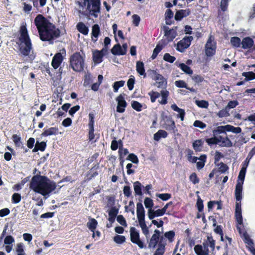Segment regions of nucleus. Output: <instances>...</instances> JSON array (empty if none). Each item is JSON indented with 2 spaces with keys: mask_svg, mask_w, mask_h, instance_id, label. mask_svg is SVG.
<instances>
[{
  "mask_svg": "<svg viewBox=\"0 0 255 255\" xmlns=\"http://www.w3.org/2000/svg\"><path fill=\"white\" fill-rule=\"evenodd\" d=\"M34 23L42 41H51L60 35L59 29L41 14L36 16Z\"/></svg>",
  "mask_w": 255,
  "mask_h": 255,
  "instance_id": "1",
  "label": "nucleus"
},
{
  "mask_svg": "<svg viewBox=\"0 0 255 255\" xmlns=\"http://www.w3.org/2000/svg\"><path fill=\"white\" fill-rule=\"evenodd\" d=\"M56 184L46 176L34 175L30 182V188L35 193L48 198L50 194L56 188Z\"/></svg>",
  "mask_w": 255,
  "mask_h": 255,
  "instance_id": "2",
  "label": "nucleus"
},
{
  "mask_svg": "<svg viewBox=\"0 0 255 255\" xmlns=\"http://www.w3.org/2000/svg\"><path fill=\"white\" fill-rule=\"evenodd\" d=\"M77 4L78 12L82 15L97 17L100 12V0H79Z\"/></svg>",
  "mask_w": 255,
  "mask_h": 255,
  "instance_id": "3",
  "label": "nucleus"
},
{
  "mask_svg": "<svg viewBox=\"0 0 255 255\" xmlns=\"http://www.w3.org/2000/svg\"><path fill=\"white\" fill-rule=\"evenodd\" d=\"M19 51L24 56L29 55L32 49V43L25 26L20 27L19 34L16 41Z\"/></svg>",
  "mask_w": 255,
  "mask_h": 255,
  "instance_id": "4",
  "label": "nucleus"
},
{
  "mask_svg": "<svg viewBox=\"0 0 255 255\" xmlns=\"http://www.w3.org/2000/svg\"><path fill=\"white\" fill-rule=\"evenodd\" d=\"M70 66L75 71H82L84 66L83 56L79 52L74 53L70 58Z\"/></svg>",
  "mask_w": 255,
  "mask_h": 255,
  "instance_id": "5",
  "label": "nucleus"
},
{
  "mask_svg": "<svg viewBox=\"0 0 255 255\" xmlns=\"http://www.w3.org/2000/svg\"><path fill=\"white\" fill-rule=\"evenodd\" d=\"M226 131L238 134L241 132L242 129L240 127H235L230 125L221 126L218 127L216 129L213 130V134L214 135H218V134L224 133L225 135H227Z\"/></svg>",
  "mask_w": 255,
  "mask_h": 255,
  "instance_id": "6",
  "label": "nucleus"
},
{
  "mask_svg": "<svg viewBox=\"0 0 255 255\" xmlns=\"http://www.w3.org/2000/svg\"><path fill=\"white\" fill-rule=\"evenodd\" d=\"M131 242L137 245L140 249H143L145 247L143 242L139 238V232L134 227H131L129 230Z\"/></svg>",
  "mask_w": 255,
  "mask_h": 255,
  "instance_id": "7",
  "label": "nucleus"
},
{
  "mask_svg": "<svg viewBox=\"0 0 255 255\" xmlns=\"http://www.w3.org/2000/svg\"><path fill=\"white\" fill-rule=\"evenodd\" d=\"M216 43L214 38L210 35L206 44V54L207 56H212L215 54Z\"/></svg>",
  "mask_w": 255,
  "mask_h": 255,
  "instance_id": "8",
  "label": "nucleus"
},
{
  "mask_svg": "<svg viewBox=\"0 0 255 255\" xmlns=\"http://www.w3.org/2000/svg\"><path fill=\"white\" fill-rule=\"evenodd\" d=\"M192 40V36L185 37L177 43L176 50L180 52H184L189 47Z\"/></svg>",
  "mask_w": 255,
  "mask_h": 255,
  "instance_id": "9",
  "label": "nucleus"
},
{
  "mask_svg": "<svg viewBox=\"0 0 255 255\" xmlns=\"http://www.w3.org/2000/svg\"><path fill=\"white\" fill-rule=\"evenodd\" d=\"M177 27L169 29L168 26H164L163 27L164 36H165L168 42L172 41L177 35L176 32Z\"/></svg>",
  "mask_w": 255,
  "mask_h": 255,
  "instance_id": "10",
  "label": "nucleus"
},
{
  "mask_svg": "<svg viewBox=\"0 0 255 255\" xmlns=\"http://www.w3.org/2000/svg\"><path fill=\"white\" fill-rule=\"evenodd\" d=\"M136 215L139 223L145 222V210L141 203L136 204Z\"/></svg>",
  "mask_w": 255,
  "mask_h": 255,
  "instance_id": "11",
  "label": "nucleus"
},
{
  "mask_svg": "<svg viewBox=\"0 0 255 255\" xmlns=\"http://www.w3.org/2000/svg\"><path fill=\"white\" fill-rule=\"evenodd\" d=\"M161 232L158 230H155L154 234L152 235L148 244L149 248L154 249L157 244Z\"/></svg>",
  "mask_w": 255,
  "mask_h": 255,
  "instance_id": "12",
  "label": "nucleus"
},
{
  "mask_svg": "<svg viewBox=\"0 0 255 255\" xmlns=\"http://www.w3.org/2000/svg\"><path fill=\"white\" fill-rule=\"evenodd\" d=\"M116 101L118 102L117 111L120 113L124 112L127 104L124 97L122 95H120L116 98Z\"/></svg>",
  "mask_w": 255,
  "mask_h": 255,
  "instance_id": "13",
  "label": "nucleus"
},
{
  "mask_svg": "<svg viewBox=\"0 0 255 255\" xmlns=\"http://www.w3.org/2000/svg\"><path fill=\"white\" fill-rule=\"evenodd\" d=\"M153 79L156 81L155 85L158 88H163L166 85V81L164 77L160 74L154 71Z\"/></svg>",
  "mask_w": 255,
  "mask_h": 255,
  "instance_id": "14",
  "label": "nucleus"
},
{
  "mask_svg": "<svg viewBox=\"0 0 255 255\" xmlns=\"http://www.w3.org/2000/svg\"><path fill=\"white\" fill-rule=\"evenodd\" d=\"M217 143L221 146L230 147L232 143L227 135H217Z\"/></svg>",
  "mask_w": 255,
  "mask_h": 255,
  "instance_id": "15",
  "label": "nucleus"
},
{
  "mask_svg": "<svg viewBox=\"0 0 255 255\" xmlns=\"http://www.w3.org/2000/svg\"><path fill=\"white\" fill-rule=\"evenodd\" d=\"M235 216L238 224L242 225L243 224V218L242 215L241 204L240 201H237L236 204Z\"/></svg>",
  "mask_w": 255,
  "mask_h": 255,
  "instance_id": "16",
  "label": "nucleus"
},
{
  "mask_svg": "<svg viewBox=\"0 0 255 255\" xmlns=\"http://www.w3.org/2000/svg\"><path fill=\"white\" fill-rule=\"evenodd\" d=\"M63 59V56L62 53H56L53 57L51 65L54 69H57L59 67Z\"/></svg>",
  "mask_w": 255,
  "mask_h": 255,
  "instance_id": "17",
  "label": "nucleus"
},
{
  "mask_svg": "<svg viewBox=\"0 0 255 255\" xmlns=\"http://www.w3.org/2000/svg\"><path fill=\"white\" fill-rule=\"evenodd\" d=\"M156 207L153 208L149 212L147 213V215L149 220H152L154 218L158 217H160L165 214L161 209L155 210Z\"/></svg>",
  "mask_w": 255,
  "mask_h": 255,
  "instance_id": "18",
  "label": "nucleus"
},
{
  "mask_svg": "<svg viewBox=\"0 0 255 255\" xmlns=\"http://www.w3.org/2000/svg\"><path fill=\"white\" fill-rule=\"evenodd\" d=\"M194 251L197 255H208L209 254V249L206 246L198 245L195 246Z\"/></svg>",
  "mask_w": 255,
  "mask_h": 255,
  "instance_id": "19",
  "label": "nucleus"
},
{
  "mask_svg": "<svg viewBox=\"0 0 255 255\" xmlns=\"http://www.w3.org/2000/svg\"><path fill=\"white\" fill-rule=\"evenodd\" d=\"M58 133V128L56 127H51L48 128H44V131L41 134L43 136H48L52 135H56Z\"/></svg>",
  "mask_w": 255,
  "mask_h": 255,
  "instance_id": "20",
  "label": "nucleus"
},
{
  "mask_svg": "<svg viewBox=\"0 0 255 255\" xmlns=\"http://www.w3.org/2000/svg\"><path fill=\"white\" fill-rule=\"evenodd\" d=\"M243 184L237 183L235 189V196L237 201L241 202L242 196Z\"/></svg>",
  "mask_w": 255,
  "mask_h": 255,
  "instance_id": "21",
  "label": "nucleus"
},
{
  "mask_svg": "<svg viewBox=\"0 0 255 255\" xmlns=\"http://www.w3.org/2000/svg\"><path fill=\"white\" fill-rule=\"evenodd\" d=\"M190 11L189 9H181L176 12L175 19L176 20H180L182 18L189 15Z\"/></svg>",
  "mask_w": 255,
  "mask_h": 255,
  "instance_id": "22",
  "label": "nucleus"
},
{
  "mask_svg": "<svg viewBox=\"0 0 255 255\" xmlns=\"http://www.w3.org/2000/svg\"><path fill=\"white\" fill-rule=\"evenodd\" d=\"M103 56L99 50L93 51V60L95 64H99L102 62Z\"/></svg>",
  "mask_w": 255,
  "mask_h": 255,
  "instance_id": "23",
  "label": "nucleus"
},
{
  "mask_svg": "<svg viewBox=\"0 0 255 255\" xmlns=\"http://www.w3.org/2000/svg\"><path fill=\"white\" fill-rule=\"evenodd\" d=\"M241 44L244 49L250 48L254 44V41L250 37H245L243 39Z\"/></svg>",
  "mask_w": 255,
  "mask_h": 255,
  "instance_id": "24",
  "label": "nucleus"
},
{
  "mask_svg": "<svg viewBox=\"0 0 255 255\" xmlns=\"http://www.w3.org/2000/svg\"><path fill=\"white\" fill-rule=\"evenodd\" d=\"M136 70L137 72L141 76L146 77L144 64L142 62L137 61L136 63Z\"/></svg>",
  "mask_w": 255,
  "mask_h": 255,
  "instance_id": "25",
  "label": "nucleus"
},
{
  "mask_svg": "<svg viewBox=\"0 0 255 255\" xmlns=\"http://www.w3.org/2000/svg\"><path fill=\"white\" fill-rule=\"evenodd\" d=\"M171 108L173 110L177 112L178 113L177 117L180 118L181 121H183L185 116L184 110L178 108L176 104L172 105Z\"/></svg>",
  "mask_w": 255,
  "mask_h": 255,
  "instance_id": "26",
  "label": "nucleus"
},
{
  "mask_svg": "<svg viewBox=\"0 0 255 255\" xmlns=\"http://www.w3.org/2000/svg\"><path fill=\"white\" fill-rule=\"evenodd\" d=\"M100 33V27L98 24H94L92 27V40L94 41H96Z\"/></svg>",
  "mask_w": 255,
  "mask_h": 255,
  "instance_id": "27",
  "label": "nucleus"
},
{
  "mask_svg": "<svg viewBox=\"0 0 255 255\" xmlns=\"http://www.w3.org/2000/svg\"><path fill=\"white\" fill-rule=\"evenodd\" d=\"M204 246H206L207 248L210 247L212 251H214L215 247V241L213 240L212 237L208 236L207 241L203 244Z\"/></svg>",
  "mask_w": 255,
  "mask_h": 255,
  "instance_id": "28",
  "label": "nucleus"
},
{
  "mask_svg": "<svg viewBox=\"0 0 255 255\" xmlns=\"http://www.w3.org/2000/svg\"><path fill=\"white\" fill-rule=\"evenodd\" d=\"M77 28L78 30L84 35H87L89 32L88 27L86 25L82 22H79L77 25Z\"/></svg>",
  "mask_w": 255,
  "mask_h": 255,
  "instance_id": "29",
  "label": "nucleus"
},
{
  "mask_svg": "<svg viewBox=\"0 0 255 255\" xmlns=\"http://www.w3.org/2000/svg\"><path fill=\"white\" fill-rule=\"evenodd\" d=\"M167 136V133L164 130H159L156 133L154 134V139L156 141H158L161 138H165Z\"/></svg>",
  "mask_w": 255,
  "mask_h": 255,
  "instance_id": "30",
  "label": "nucleus"
},
{
  "mask_svg": "<svg viewBox=\"0 0 255 255\" xmlns=\"http://www.w3.org/2000/svg\"><path fill=\"white\" fill-rule=\"evenodd\" d=\"M98 225L97 221L94 218L89 219V221L87 223V226L88 229L92 232H94Z\"/></svg>",
  "mask_w": 255,
  "mask_h": 255,
  "instance_id": "31",
  "label": "nucleus"
},
{
  "mask_svg": "<svg viewBox=\"0 0 255 255\" xmlns=\"http://www.w3.org/2000/svg\"><path fill=\"white\" fill-rule=\"evenodd\" d=\"M111 52L114 55H123L124 51L122 52V47L119 44L115 45L111 49Z\"/></svg>",
  "mask_w": 255,
  "mask_h": 255,
  "instance_id": "32",
  "label": "nucleus"
},
{
  "mask_svg": "<svg viewBox=\"0 0 255 255\" xmlns=\"http://www.w3.org/2000/svg\"><path fill=\"white\" fill-rule=\"evenodd\" d=\"M161 96V100L159 102L162 105H165L167 103V98L169 96V93L167 90H162L160 95Z\"/></svg>",
  "mask_w": 255,
  "mask_h": 255,
  "instance_id": "33",
  "label": "nucleus"
},
{
  "mask_svg": "<svg viewBox=\"0 0 255 255\" xmlns=\"http://www.w3.org/2000/svg\"><path fill=\"white\" fill-rule=\"evenodd\" d=\"M164 128L168 130H174L175 128L174 122L171 119L169 118L166 121Z\"/></svg>",
  "mask_w": 255,
  "mask_h": 255,
  "instance_id": "34",
  "label": "nucleus"
},
{
  "mask_svg": "<svg viewBox=\"0 0 255 255\" xmlns=\"http://www.w3.org/2000/svg\"><path fill=\"white\" fill-rule=\"evenodd\" d=\"M144 204L146 209L147 212H149L153 207L154 203L153 200L148 197H146L144 200Z\"/></svg>",
  "mask_w": 255,
  "mask_h": 255,
  "instance_id": "35",
  "label": "nucleus"
},
{
  "mask_svg": "<svg viewBox=\"0 0 255 255\" xmlns=\"http://www.w3.org/2000/svg\"><path fill=\"white\" fill-rule=\"evenodd\" d=\"M142 187H143V186L141 185V184L139 182L136 181V182H134L133 188H134V192L136 195H139V196L142 195V191H141V188Z\"/></svg>",
  "mask_w": 255,
  "mask_h": 255,
  "instance_id": "36",
  "label": "nucleus"
},
{
  "mask_svg": "<svg viewBox=\"0 0 255 255\" xmlns=\"http://www.w3.org/2000/svg\"><path fill=\"white\" fill-rule=\"evenodd\" d=\"M198 159L199 161L196 162V165L197 169L200 170L203 168L204 166L205 162H206V156L205 155H202L200 156Z\"/></svg>",
  "mask_w": 255,
  "mask_h": 255,
  "instance_id": "37",
  "label": "nucleus"
},
{
  "mask_svg": "<svg viewBox=\"0 0 255 255\" xmlns=\"http://www.w3.org/2000/svg\"><path fill=\"white\" fill-rule=\"evenodd\" d=\"M139 225L141 229L142 233L145 235L146 239L148 238L149 235V231L147 227L145 222H141Z\"/></svg>",
  "mask_w": 255,
  "mask_h": 255,
  "instance_id": "38",
  "label": "nucleus"
},
{
  "mask_svg": "<svg viewBox=\"0 0 255 255\" xmlns=\"http://www.w3.org/2000/svg\"><path fill=\"white\" fill-rule=\"evenodd\" d=\"M246 172V167H243L240 171L239 175L238 176V182L242 184H244V181L245 177Z\"/></svg>",
  "mask_w": 255,
  "mask_h": 255,
  "instance_id": "39",
  "label": "nucleus"
},
{
  "mask_svg": "<svg viewBox=\"0 0 255 255\" xmlns=\"http://www.w3.org/2000/svg\"><path fill=\"white\" fill-rule=\"evenodd\" d=\"M179 67L185 73L191 75L193 73V71L191 68L187 66L186 64L184 63H181L179 65Z\"/></svg>",
  "mask_w": 255,
  "mask_h": 255,
  "instance_id": "40",
  "label": "nucleus"
},
{
  "mask_svg": "<svg viewBox=\"0 0 255 255\" xmlns=\"http://www.w3.org/2000/svg\"><path fill=\"white\" fill-rule=\"evenodd\" d=\"M15 251L17 255L25 254L24 251V245L21 243L16 245Z\"/></svg>",
  "mask_w": 255,
  "mask_h": 255,
  "instance_id": "41",
  "label": "nucleus"
},
{
  "mask_svg": "<svg viewBox=\"0 0 255 255\" xmlns=\"http://www.w3.org/2000/svg\"><path fill=\"white\" fill-rule=\"evenodd\" d=\"M232 45L235 47H238L241 44V39L238 37H233L231 39Z\"/></svg>",
  "mask_w": 255,
  "mask_h": 255,
  "instance_id": "42",
  "label": "nucleus"
},
{
  "mask_svg": "<svg viewBox=\"0 0 255 255\" xmlns=\"http://www.w3.org/2000/svg\"><path fill=\"white\" fill-rule=\"evenodd\" d=\"M217 166H218L219 171L222 173H225L226 171H227V170L229 169L228 166L223 162H220L218 163Z\"/></svg>",
  "mask_w": 255,
  "mask_h": 255,
  "instance_id": "43",
  "label": "nucleus"
},
{
  "mask_svg": "<svg viewBox=\"0 0 255 255\" xmlns=\"http://www.w3.org/2000/svg\"><path fill=\"white\" fill-rule=\"evenodd\" d=\"M229 110L226 107L225 109L220 110L217 114V116L219 118L227 117L229 116Z\"/></svg>",
  "mask_w": 255,
  "mask_h": 255,
  "instance_id": "44",
  "label": "nucleus"
},
{
  "mask_svg": "<svg viewBox=\"0 0 255 255\" xmlns=\"http://www.w3.org/2000/svg\"><path fill=\"white\" fill-rule=\"evenodd\" d=\"M196 104L200 108H207L209 106V103L205 100H196Z\"/></svg>",
  "mask_w": 255,
  "mask_h": 255,
  "instance_id": "45",
  "label": "nucleus"
},
{
  "mask_svg": "<svg viewBox=\"0 0 255 255\" xmlns=\"http://www.w3.org/2000/svg\"><path fill=\"white\" fill-rule=\"evenodd\" d=\"M131 105L132 108L136 111L140 112L142 110V105L137 101H132Z\"/></svg>",
  "mask_w": 255,
  "mask_h": 255,
  "instance_id": "46",
  "label": "nucleus"
},
{
  "mask_svg": "<svg viewBox=\"0 0 255 255\" xmlns=\"http://www.w3.org/2000/svg\"><path fill=\"white\" fill-rule=\"evenodd\" d=\"M114 241L117 244H121L126 241V238L124 236L116 235L114 238Z\"/></svg>",
  "mask_w": 255,
  "mask_h": 255,
  "instance_id": "47",
  "label": "nucleus"
},
{
  "mask_svg": "<svg viewBox=\"0 0 255 255\" xmlns=\"http://www.w3.org/2000/svg\"><path fill=\"white\" fill-rule=\"evenodd\" d=\"M149 96L150 97V100L152 103L155 102L157 98L160 96V93L157 92L151 91L148 93Z\"/></svg>",
  "mask_w": 255,
  "mask_h": 255,
  "instance_id": "48",
  "label": "nucleus"
},
{
  "mask_svg": "<svg viewBox=\"0 0 255 255\" xmlns=\"http://www.w3.org/2000/svg\"><path fill=\"white\" fill-rule=\"evenodd\" d=\"M125 84L124 81H117L114 83L113 88L115 92H117L120 88L123 87Z\"/></svg>",
  "mask_w": 255,
  "mask_h": 255,
  "instance_id": "49",
  "label": "nucleus"
},
{
  "mask_svg": "<svg viewBox=\"0 0 255 255\" xmlns=\"http://www.w3.org/2000/svg\"><path fill=\"white\" fill-rule=\"evenodd\" d=\"M243 76L245 77L247 80H251L255 79V73L253 72H244Z\"/></svg>",
  "mask_w": 255,
  "mask_h": 255,
  "instance_id": "50",
  "label": "nucleus"
},
{
  "mask_svg": "<svg viewBox=\"0 0 255 255\" xmlns=\"http://www.w3.org/2000/svg\"><path fill=\"white\" fill-rule=\"evenodd\" d=\"M12 139L17 146H20L22 145L21 137L19 135L17 134H13L12 136Z\"/></svg>",
  "mask_w": 255,
  "mask_h": 255,
  "instance_id": "51",
  "label": "nucleus"
},
{
  "mask_svg": "<svg viewBox=\"0 0 255 255\" xmlns=\"http://www.w3.org/2000/svg\"><path fill=\"white\" fill-rule=\"evenodd\" d=\"M164 253V246L160 243L154 255H163Z\"/></svg>",
  "mask_w": 255,
  "mask_h": 255,
  "instance_id": "52",
  "label": "nucleus"
},
{
  "mask_svg": "<svg viewBox=\"0 0 255 255\" xmlns=\"http://www.w3.org/2000/svg\"><path fill=\"white\" fill-rule=\"evenodd\" d=\"M21 195L19 193H14L11 198L12 202L14 203H18L21 200Z\"/></svg>",
  "mask_w": 255,
  "mask_h": 255,
  "instance_id": "53",
  "label": "nucleus"
},
{
  "mask_svg": "<svg viewBox=\"0 0 255 255\" xmlns=\"http://www.w3.org/2000/svg\"><path fill=\"white\" fill-rule=\"evenodd\" d=\"M118 212L119 210L116 208V207H112L108 212L109 216L114 217L116 218L117 214H118Z\"/></svg>",
  "mask_w": 255,
  "mask_h": 255,
  "instance_id": "54",
  "label": "nucleus"
},
{
  "mask_svg": "<svg viewBox=\"0 0 255 255\" xmlns=\"http://www.w3.org/2000/svg\"><path fill=\"white\" fill-rule=\"evenodd\" d=\"M206 141L209 145H212L213 144H218L217 135H214L213 137L206 139Z\"/></svg>",
  "mask_w": 255,
  "mask_h": 255,
  "instance_id": "55",
  "label": "nucleus"
},
{
  "mask_svg": "<svg viewBox=\"0 0 255 255\" xmlns=\"http://www.w3.org/2000/svg\"><path fill=\"white\" fill-rule=\"evenodd\" d=\"M156 196L163 201L168 200L171 197V195L168 193L157 194Z\"/></svg>",
  "mask_w": 255,
  "mask_h": 255,
  "instance_id": "56",
  "label": "nucleus"
},
{
  "mask_svg": "<svg viewBox=\"0 0 255 255\" xmlns=\"http://www.w3.org/2000/svg\"><path fill=\"white\" fill-rule=\"evenodd\" d=\"M189 179L191 182H192L193 184H196L199 182V179L198 178L196 174L195 173H192Z\"/></svg>",
  "mask_w": 255,
  "mask_h": 255,
  "instance_id": "57",
  "label": "nucleus"
},
{
  "mask_svg": "<svg viewBox=\"0 0 255 255\" xmlns=\"http://www.w3.org/2000/svg\"><path fill=\"white\" fill-rule=\"evenodd\" d=\"M134 78L133 76H131L127 82V85L129 90H132L134 87Z\"/></svg>",
  "mask_w": 255,
  "mask_h": 255,
  "instance_id": "58",
  "label": "nucleus"
},
{
  "mask_svg": "<svg viewBox=\"0 0 255 255\" xmlns=\"http://www.w3.org/2000/svg\"><path fill=\"white\" fill-rule=\"evenodd\" d=\"M163 59L170 63H173L176 58L175 57L171 56L169 53H165L164 55Z\"/></svg>",
  "mask_w": 255,
  "mask_h": 255,
  "instance_id": "59",
  "label": "nucleus"
},
{
  "mask_svg": "<svg viewBox=\"0 0 255 255\" xmlns=\"http://www.w3.org/2000/svg\"><path fill=\"white\" fill-rule=\"evenodd\" d=\"M175 85L178 88H188L187 84L183 80H178L175 82Z\"/></svg>",
  "mask_w": 255,
  "mask_h": 255,
  "instance_id": "60",
  "label": "nucleus"
},
{
  "mask_svg": "<svg viewBox=\"0 0 255 255\" xmlns=\"http://www.w3.org/2000/svg\"><path fill=\"white\" fill-rule=\"evenodd\" d=\"M127 159L131 161L133 163L137 164L138 162V159L137 156L133 153L129 154Z\"/></svg>",
  "mask_w": 255,
  "mask_h": 255,
  "instance_id": "61",
  "label": "nucleus"
},
{
  "mask_svg": "<svg viewBox=\"0 0 255 255\" xmlns=\"http://www.w3.org/2000/svg\"><path fill=\"white\" fill-rule=\"evenodd\" d=\"M35 145L37 147L38 149L40 151H44L46 146V143L44 141L38 142L37 141Z\"/></svg>",
  "mask_w": 255,
  "mask_h": 255,
  "instance_id": "62",
  "label": "nucleus"
},
{
  "mask_svg": "<svg viewBox=\"0 0 255 255\" xmlns=\"http://www.w3.org/2000/svg\"><path fill=\"white\" fill-rule=\"evenodd\" d=\"M14 242V239L11 236H6L4 240L5 245H12Z\"/></svg>",
  "mask_w": 255,
  "mask_h": 255,
  "instance_id": "63",
  "label": "nucleus"
},
{
  "mask_svg": "<svg viewBox=\"0 0 255 255\" xmlns=\"http://www.w3.org/2000/svg\"><path fill=\"white\" fill-rule=\"evenodd\" d=\"M117 220L121 225L125 227L127 226L126 221L122 215H119L117 218Z\"/></svg>",
  "mask_w": 255,
  "mask_h": 255,
  "instance_id": "64",
  "label": "nucleus"
}]
</instances>
